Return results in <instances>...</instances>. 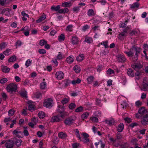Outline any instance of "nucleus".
Instances as JSON below:
<instances>
[{
  "mask_svg": "<svg viewBox=\"0 0 148 148\" xmlns=\"http://www.w3.org/2000/svg\"><path fill=\"white\" fill-rule=\"evenodd\" d=\"M38 116L40 119H43L45 116V114L43 111L40 112L38 114Z\"/></svg>",
  "mask_w": 148,
  "mask_h": 148,
  "instance_id": "nucleus-38",
  "label": "nucleus"
},
{
  "mask_svg": "<svg viewBox=\"0 0 148 148\" xmlns=\"http://www.w3.org/2000/svg\"><path fill=\"white\" fill-rule=\"evenodd\" d=\"M60 5H58L56 6H53L51 7V9L52 11H58L59 13V11L60 10Z\"/></svg>",
  "mask_w": 148,
  "mask_h": 148,
  "instance_id": "nucleus-22",
  "label": "nucleus"
},
{
  "mask_svg": "<svg viewBox=\"0 0 148 148\" xmlns=\"http://www.w3.org/2000/svg\"><path fill=\"white\" fill-rule=\"evenodd\" d=\"M46 16L45 15L41 16L36 21V23H39L44 20L46 18Z\"/></svg>",
  "mask_w": 148,
  "mask_h": 148,
  "instance_id": "nucleus-24",
  "label": "nucleus"
},
{
  "mask_svg": "<svg viewBox=\"0 0 148 148\" xmlns=\"http://www.w3.org/2000/svg\"><path fill=\"white\" fill-rule=\"evenodd\" d=\"M22 140L21 139L17 140L15 142L16 145L18 146L21 145Z\"/></svg>",
  "mask_w": 148,
  "mask_h": 148,
  "instance_id": "nucleus-61",
  "label": "nucleus"
},
{
  "mask_svg": "<svg viewBox=\"0 0 148 148\" xmlns=\"http://www.w3.org/2000/svg\"><path fill=\"white\" fill-rule=\"evenodd\" d=\"M94 79V77L93 76L88 77L87 79L88 84H90L93 82Z\"/></svg>",
  "mask_w": 148,
  "mask_h": 148,
  "instance_id": "nucleus-44",
  "label": "nucleus"
},
{
  "mask_svg": "<svg viewBox=\"0 0 148 148\" xmlns=\"http://www.w3.org/2000/svg\"><path fill=\"white\" fill-rule=\"evenodd\" d=\"M27 104L29 105L28 109L29 111L32 112L35 110V107L34 103L32 101H28L27 102Z\"/></svg>",
  "mask_w": 148,
  "mask_h": 148,
  "instance_id": "nucleus-10",
  "label": "nucleus"
},
{
  "mask_svg": "<svg viewBox=\"0 0 148 148\" xmlns=\"http://www.w3.org/2000/svg\"><path fill=\"white\" fill-rule=\"evenodd\" d=\"M8 115L9 116H13L14 114L15 111L13 109H10L8 111Z\"/></svg>",
  "mask_w": 148,
  "mask_h": 148,
  "instance_id": "nucleus-56",
  "label": "nucleus"
},
{
  "mask_svg": "<svg viewBox=\"0 0 148 148\" xmlns=\"http://www.w3.org/2000/svg\"><path fill=\"white\" fill-rule=\"evenodd\" d=\"M11 50L9 49H7L3 52V53L6 56H8L11 54Z\"/></svg>",
  "mask_w": 148,
  "mask_h": 148,
  "instance_id": "nucleus-39",
  "label": "nucleus"
},
{
  "mask_svg": "<svg viewBox=\"0 0 148 148\" xmlns=\"http://www.w3.org/2000/svg\"><path fill=\"white\" fill-rule=\"evenodd\" d=\"M52 100L51 98H48L45 100L43 103L44 106L48 108H50L52 106Z\"/></svg>",
  "mask_w": 148,
  "mask_h": 148,
  "instance_id": "nucleus-6",
  "label": "nucleus"
},
{
  "mask_svg": "<svg viewBox=\"0 0 148 148\" xmlns=\"http://www.w3.org/2000/svg\"><path fill=\"white\" fill-rule=\"evenodd\" d=\"M139 5V4L137 2H136L133 3L130 5V8L132 9H134L135 8H138Z\"/></svg>",
  "mask_w": 148,
  "mask_h": 148,
  "instance_id": "nucleus-26",
  "label": "nucleus"
},
{
  "mask_svg": "<svg viewBox=\"0 0 148 148\" xmlns=\"http://www.w3.org/2000/svg\"><path fill=\"white\" fill-rule=\"evenodd\" d=\"M12 134L14 136L18 138H21L23 137L22 132L18 128L12 132Z\"/></svg>",
  "mask_w": 148,
  "mask_h": 148,
  "instance_id": "nucleus-4",
  "label": "nucleus"
},
{
  "mask_svg": "<svg viewBox=\"0 0 148 148\" xmlns=\"http://www.w3.org/2000/svg\"><path fill=\"white\" fill-rule=\"evenodd\" d=\"M127 27L126 28V29L127 30H126V29H124L123 30V32H121L119 34H120L121 35H122V36H123L124 37L126 36L127 34V30H128V29H127Z\"/></svg>",
  "mask_w": 148,
  "mask_h": 148,
  "instance_id": "nucleus-41",
  "label": "nucleus"
},
{
  "mask_svg": "<svg viewBox=\"0 0 148 148\" xmlns=\"http://www.w3.org/2000/svg\"><path fill=\"white\" fill-rule=\"evenodd\" d=\"M8 81V79L6 78H4L0 79V83L1 84H4Z\"/></svg>",
  "mask_w": 148,
  "mask_h": 148,
  "instance_id": "nucleus-60",
  "label": "nucleus"
},
{
  "mask_svg": "<svg viewBox=\"0 0 148 148\" xmlns=\"http://www.w3.org/2000/svg\"><path fill=\"white\" fill-rule=\"evenodd\" d=\"M31 121L36 125L38 122V118L37 117H34L32 119Z\"/></svg>",
  "mask_w": 148,
  "mask_h": 148,
  "instance_id": "nucleus-63",
  "label": "nucleus"
},
{
  "mask_svg": "<svg viewBox=\"0 0 148 148\" xmlns=\"http://www.w3.org/2000/svg\"><path fill=\"white\" fill-rule=\"evenodd\" d=\"M117 61L119 62L124 63L126 61V59L124 55L118 54L116 56Z\"/></svg>",
  "mask_w": 148,
  "mask_h": 148,
  "instance_id": "nucleus-5",
  "label": "nucleus"
},
{
  "mask_svg": "<svg viewBox=\"0 0 148 148\" xmlns=\"http://www.w3.org/2000/svg\"><path fill=\"white\" fill-rule=\"evenodd\" d=\"M19 93L22 97H27V92L25 90H21L19 92Z\"/></svg>",
  "mask_w": 148,
  "mask_h": 148,
  "instance_id": "nucleus-23",
  "label": "nucleus"
},
{
  "mask_svg": "<svg viewBox=\"0 0 148 148\" xmlns=\"http://www.w3.org/2000/svg\"><path fill=\"white\" fill-rule=\"evenodd\" d=\"M65 39V36L64 34H62L58 37V40L60 41H63Z\"/></svg>",
  "mask_w": 148,
  "mask_h": 148,
  "instance_id": "nucleus-57",
  "label": "nucleus"
},
{
  "mask_svg": "<svg viewBox=\"0 0 148 148\" xmlns=\"http://www.w3.org/2000/svg\"><path fill=\"white\" fill-rule=\"evenodd\" d=\"M74 121V120L72 118H68L66 119L64 121V123L66 125H70Z\"/></svg>",
  "mask_w": 148,
  "mask_h": 148,
  "instance_id": "nucleus-14",
  "label": "nucleus"
},
{
  "mask_svg": "<svg viewBox=\"0 0 148 148\" xmlns=\"http://www.w3.org/2000/svg\"><path fill=\"white\" fill-rule=\"evenodd\" d=\"M90 119L93 122H97L98 121V118L95 117H91Z\"/></svg>",
  "mask_w": 148,
  "mask_h": 148,
  "instance_id": "nucleus-59",
  "label": "nucleus"
},
{
  "mask_svg": "<svg viewBox=\"0 0 148 148\" xmlns=\"http://www.w3.org/2000/svg\"><path fill=\"white\" fill-rule=\"evenodd\" d=\"M132 67L137 71H138L139 69L141 68V66L138 64H135L132 65Z\"/></svg>",
  "mask_w": 148,
  "mask_h": 148,
  "instance_id": "nucleus-19",
  "label": "nucleus"
},
{
  "mask_svg": "<svg viewBox=\"0 0 148 148\" xmlns=\"http://www.w3.org/2000/svg\"><path fill=\"white\" fill-rule=\"evenodd\" d=\"M137 140L136 138H132L131 141V142L133 145H138V144L137 143Z\"/></svg>",
  "mask_w": 148,
  "mask_h": 148,
  "instance_id": "nucleus-52",
  "label": "nucleus"
},
{
  "mask_svg": "<svg viewBox=\"0 0 148 148\" xmlns=\"http://www.w3.org/2000/svg\"><path fill=\"white\" fill-rule=\"evenodd\" d=\"M73 148H78L80 146V144L77 143H73L72 144Z\"/></svg>",
  "mask_w": 148,
  "mask_h": 148,
  "instance_id": "nucleus-54",
  "label": "nucleus"
},
{
  "mask_svg": "<svg viewBox=\"0 0 148 148\" xmlns=\"http://www.w3.org/2000/svg\"><path fill=\"white\" fill-rule=\"evenodd\" d=\"M57 111L58 114H62L63 115L65 116L66 112L65 111L64 108L61 105H59L58 106L57 109Z\"/></svg>",
  "mask_w": 148,
  "mask_h": 148,
  "instance_id": "nucleus-7",
  "label": "nucleus"
},
{
  "mask_svg": "<svg viewBox=\"0 0 148 148\" xmlns=\"http://www.w3.org/2000/svg\"><path fill=\"white\" fill-rule=\"evenodd\" d=\"M62 5L63 7H70L71 5V4L70 2H65L63 3L62 4Z\"/></svg>",
  "mask_w": 148,
  "mask_h": 148,
  "instance_id": "nucleus-40",
  "label": "nucleus"
},
{
  "mask_svg": "<svg viewBox=\"0 0 148 148\" xmlns=\"http://www.w3.org/2000/svg\"><path fill=\"white\" fill-rule=\"evenodd\" d=\"M1 95L4 100H6L8 98L6 94L4 92H2L1 94Z\"/></svg>",
  "mask_w": 148,
  "mask_h": 148,
  "instance_id": "nucleus-62",
  "label": "nucleus"
},
{
  "mask_svg": "<svg viewBox=\"0 0 148 148\" xmlns=\"http://www.w3.org/2000/svg\"><path fill=\"white\" fill-rule=\"evenodd\" d=\"M58 136L61 139H64L67 137V135L65 132H61L58 133Z\"/></svg>",
  "mask_w": 148,
  "mask_h": 148,
  "instance_id": "nucleus-17",
  "label": "nucleus"
},
{
  "mask_svg": "<svg viewBox=\"0 0 148 148\" xmlns=\"http://www.w3.org/2000/svg\"><path fill=\"white\" fill-rule=\"evenodd\" d=\"M7 43L5 42H3L0 44V48L1 49L5 48L7 45Z\"/></svg>",
  "mask_w": 148,
  "mask_h": 148,
  "instance_id": "nucleus-49",
  "label": "nucleus"
},
{
  "mask_svg": "<svg viewBox=\"0 0 148 148\" xmlns=\"http://www.w3.org/2000/svg\"><path fill=\"white\" fill-rule=\"evenodd\" d=\"M82 135L83 136V138H82V140H80L81 141H82L84 143H86L89 142V139L88 138L89 135L88 134L84 132L83 133Z\"/></svg>",
  "mask_w": 148,
  "mask_h": 148,
  "instance_id": "nucleus-9",
  "label": "nucleus"
},
{
  "mask_svg": "<svg viewBox=\"0 0 148 148\" xmlns=\"http://www.w3.org/2000/svg\"><path fill=\"white\" fill-rule=\"evenodd\" d=\"M124 125L122 123L119 124L117 127V130L119 132H121L124 129Z\"/></svg>",
  "mask_w": 148,
  "mask_h": 148,
  "instance_id": "nucleus-25",
  "label": "nucleus"
},
{
  "mask_svg": "<svg viewBox=\"0 0 148 148\" xmlns=\"http://www.w3.org/2000/svg\"><path fill=\"white\" fill-rule=\"evenodd\" d=\"M84 41L87 43L90 44L92 42L93 40L91 37L86 36L85 38Z\"/></svg>",
  "mask_w": 148,
  "mask_h": 148,
  "instance_id": "nucleus-29",
  "label": "nucleus"
},
{
  "mask_svg": "<svg viewBox=\"0 0 148 148\" xmlns=\"http://www.w3.org/2000/svg\"><path fill=\"white\" fill-rule=\"evenodd\" d=\"M32 60L30 59H28L26 61L25 65L26 67H28L30 66L32 63Z\"/></svg>",
  "mask_w": 148,
  "mask_h": 148,
  "instance_id": "nucleus-37",
  "label": "nucleus"
},
{
  "mask_svg": "<svg viewBox=\"0 0 148 148\" xmlns=\"http://www.w3.org/2000/svg\"><path fill=\"white\" fill-rule=\"evenodd\" d=\"M40 88L42 90L47 89V86L46 83L45 82H42L40 84Z\"/></svg>",
  "mask_w": 148,
  "mask_h": 148,
  "instance_id": "nucleus-20",
  "label": "nucleus"
},
{
  "mask_svg": "<svg viewBox=\"0 0 148 148\" xmlns=\"http://www.w3.org/2000/svg\"><path fill=\"white\" fill-rule=\"evenodd\" d=\"M89 114V112H86L84 113L81 115V118L83 120L86 119L88 116Z\"/></svg>",
  "mask_w": 148,
  "mask_h": 148,
  "instance_id": "nucleus-27",
  "label": "nucleus"
},
{
  "mask_svg": "<svg viewBox=\"0 0 148 148\" xmlns=\"http://www.w3.org/2000/svg\"><path fill=\"white\" fill-rule=\"evenodd\" d=\"M16 57L15 56H13L10 57L8 59L9 62H12L15 61L16 60Z\"/></svg>",
  "mask_w": 148,
  "mask_h": 148,
  "instance_id": "nucleus-48",
  "label": "nucleus"
},
{
  "mask_svg": "<svg viewBox=\"0 0 148 148\" xmlns=\"http://www.w3.org/2000/svg\"><path fill=\"white\" fill-rule=\"evenodd\" d=\"M83 107L82 106H79L75 110V112H83Z\"/></svg>",
  "mask_w": 148,
  "mask_h": 148,
  "instance_id": "nucleus-36",
  "label": "nucleus"
},
{
  "mask_svg": "<svg viewBox=\"0 0 148 148\" xmlns=\"http://www.w3.org/2000/svg\"><path fill=\"white\" fill-rule=\"evenodd\" d=\"M14 146V143L12 140H9L7 141L5 146L6 148H12Z\"/></svg>",
  "mask_w": 148,
  "mask_h": 148,
  "instance_id": "nucleus-11",
  "label": "nucleus"
},
{
  "mask_svg": "<svg viewBox=\"0 0 148 148\" xmlns=\"http://www.w3.org/2000/svg\"><path fill=\"white\" fill-rule=\"evenodd\" d=\"M69 11V10L66 8L64 9H60L59 11V13L60 14H65L68 12Z\"/></svg>",
  "mask_w": 148,
  "mask_h": 148,
  "instance_id": "nucleus-30",
  "label": "nucleus"
},
{
  "mask_svg": "<svg viewBox=\"0 0 148 148\" xmlns=\"http://www.w3.org/2000/svg\"><path fill=\"white\" fill-rule=\"evenodd\" d=\"M127 73L128 75L132 77L134 76V73L132 69H128Z\"/></svg>",
  "mask_w": 148,
  "mask_h": 148,
  "instance_id": "nucleus-33",
  "label": "nucleus"
},
{
  "mask_svg": "<svg viewBox=\"0 0 148 148\" xmlns=\"http://www.w3.org/2000/svg\"><path fill=\"white\" fill-rule=\"evenodd\" d=\"M140 51V49L139 48L133 47L130 49L129 51H125L124 53L128 57H132V60L135 62L138 59V55L139 54Z\"/></svg>",
  "mask_w": 148,
  "mask_h": 148,
  "instance_id": "nucleus-1",
  "label": "nucleus"
},
{
  "mask_svg": "<svg viewBox=\"0 0 148 148\" xmlns=\"http://www.w3.org/2000/svg\"><path fill=\"white\" fill-rule=\"evenodd\" d=\"M138 112L141 115H143L145 113V109L144 108H142L139 110Z\"/></svg>",
  "mask_w": 148,
  "mask_h": 148,
  "instance_id": "nucleus-46",
  "label": "nucleus"
},
{
  "mask_svg": "<svg viewBox=\"0 0 148 148\" xmlns=\"http://www.w3.org/2000/svg\"><path fill=\"white\" fill-rule=\"evenodd\" d=\"M76 105L74 103H72L69 104V107L70 109L73 110L75 108Z\"/></svg>",
  "mask_w": 148,
  "mask_h": 148,
  "instance_id": "nucleus-55",
  "label": "nucleus"
},
{
  "mask_svg": "<svg viewBox=\"0 0 148 148\" xmlns=\"http://www.w3.org/2000/svg\"><path fill=\"white\" fill-rule=\"evenodd\" d=\"M74 57L73 56H70L66 58V61L69 64L71 63L74 61Z\"/></svg>",
  "mask_w": 148,
  "mask_h": 148,
  "instance_id": "nucleus-21",
  "label": "nucleus"
},
{
  "mask_svg": "<svg viewBox=\"0 0 148 148\" xmlns=\"http://www.w3.org/2000/svg\"><path fill=\"white\" fill-rule=\"evenodd\" d=\"M106 123L109 125H111L114 124V120H106Z\"/></svg>",
  "mask_w": 148,
  "mask_h": 148,
  "instance_id": "nucleus-45",
  "label": "nucleus"
},
{
  "mask_svg": "<svg viewBox=\"0 0 148 148\" xmlns=\"http://www.w3.org/2000/svg\"><path fill=\"white\" fill-rule=\"evenodd\" d=\"M141 123L143 125H148V116L144 117L141 121Z\"/></svg>",
  "mask_w": 148,
  "mask_h": 148,
  "instance_id": "nucleus-15",
  "label": "nucleus"
},
{
  "mask_svg": "<svg viewBox=\"0 0 148 148\" xmlns=\"http://www.w3.org/2000/svg\"><path fill=\"white\" fill-rule=\"evenodd\" d=\"M81 82V80L79 78H77L76 80H73L71 81L72 84L73 85L75 84H79Z\"/></svg>",
  "mask_w": 148,
  "mask_h": 148,
  "instance_id": "nucleus-42",
  "label": "nucleus"
},
{
  "mask_svg": "<svg viewBox=\"0 0 148 148\" xmlns=\"http://www.w3.org/2000/svg\"><path fill=\"white\" fill-rule=\"evenodd\" d=\"M114 71L110 68L108 69L107 71V74L108 75H111L114 74Z\"/></svg>",
  "mask_w": 148,
  "mask_h": 148,
  "instance_id": "nucleus-53",
  "label": "nucleus"
},
{
  "mask_svg": "<svg viewBox=\"0 0 148 148\" xmlns=\"http://www.w3.org/2000/svg\"><path fill=\"white\" fill-rule=\"evenodd\" d=\"M17 88V85L13 83L8 85L6 87L7 91L10 93H12L16 91Z\"/></svg>",
  "mask_w": 148,
  "mask_h": 148,
  "instance_id": "nucleus-2",
  "label": "nucleus"
},
{
  "mask_svg": "<svg viewBox=\"0 0 148 148\" xmlns=\"http://www.w3.org/2000/svg\"><path fill=\"white\" fill-rule=\"evenodd\" d=\"M76 59L77 61H82L84 59V56L83 54H80L77 57Z\"/></svg>",
  "mask_w": 148,
  "mask_h": 148,
  "instance_id": "nucleus-28",
  "label": "nucleus"
},
{
  "mask_svg": "<svg viewBox=\"0 0 148 148\" xmlns=\"http://www.w3.org/2000/svg\"><path fill=\"white\" fill-rule=\"evenodd\" d=\"M71 42L73 45H77L79 42L78 37L75 36H72L71 39Z\"/></svg>",
  "mask_w": 148,
  "mask_h": 148,
  "instance_id": "nucleus-13",
  "label": "nucleus"
},
{
  "mask_svg": "<svg viewBox=\"0 0 148 148\" xmlns=\"http://www.w3.org/2000/svg\"><path fill=\"white\" fill-rule=\"evenodd\" d=\"M2 70L3 72L8 73L10 71V69L6 66H4L2 67Z\"/></svg>",
  "mask_w": 148,
  "mask_h": 148,
  "instance_id": "nucleus-32",
  "label": "nucleus"
},
{
  "mask_svg": "<svg viewBox=\"0 0 148 148\" xmlns=\"http://www.w3.org/2000/svg\"><path fill=\"white\" fill-rule=\"evenodd\" d=\"M74 131L75 132V134L76 136L79 138V140H82V138L80 137L78 130L77 129H76L74 130Z\"/></svg>",
  "mask_w": 148,
  "mask_h": 148,
  "instance_id": "nucleus-31",
  "label": "nucleus"
},
{
  "mask_svg": "<svg viewBox=\"0 0 148 148\" xmlns=\"http://www.w3.org/2000/svg\"><path fill=\"white\" fill-rule=\"evenodd\" d=\"M65 116L62 114H58L55 116L52 117L51 119V122H59L64 119Z\"/></svg>",
  "mask_w": 148,
  "mask_h": 148,
  "instance_id": "nucleus-3",
  "label": "nucleus"
},
{
  "mask_svg": "<svg viewBox=\"0 0 148 148\" xmlns=\"http://www.w3.org/2000/svg\"><path fill=\"white\" fill-rule=\"evenodd\" d=\"M73 26L72 25H70L67 26L66 27V30L67 31L70 32H71L72 30Z\"/></svg>",
  "mask_w": 148,
  "mask_h": 148,
  "instance_id": "nucleus-50",
  "label": "nucleus"
},
{
  "mask_svg": "<svg viewBox=\"0 0 148 148\" xmlns=\"http://www.w3.org/2000/svg\"><path fill=\"white\" fill-rule=\"evenodd\" d=\"M64 74L62 71H59L55 74V77L58 80H61L64 78Z\"/></svg>",
  "mask_w": 148,
  "mask_h": 148,
  "instance_id": "nucleus-8",
  "label": "nucleus"
},
{
  "mask_svg": "<svg viewBox=\"0 0 148 148\" xmlns=\"http://www.w3.org/2000/svg\"><path fill=\"white\" fill-rule=\"evenodd\" d=\"M69 101V99L68 98H64L61 101L62 103L64 105L68 103Z\"/></svg>",
  "mask_w": 148,
  "mask_h": 148,
  "instance_id": "nucleus-51",
  "label": "nucleus"
},
{
  "mask_svg": "<svg viewBox=\"0 0 148 148\" xmlns=\"http://www.w3.org/2000/svg\"><path fill=\"white\" fill-rule=\"evenodd\" d=\"M87 14L89 16H94L95 15V13L93 10L92 9H89L88 11Z\"/></svg>",
  "mask_w": 148,
  "mask_h": 148,
  "instance_id": "nucleus-35",
  "label": "nucleus"
},
{
  "mask_svg": "<svg viewBox=\"0 0 148 148\" xmlns=\"http://www.w3.org/2000/svg\"><path fill=\"white\" fill-rule=\"evenodd\" d=\"M120 82L123 85H125L126 82V78L124 76H122L121 79L120 80Z\"/></svg>",
  "mask_w": 148,
  "mask_h": 148,
  "instance_id": "nucleus-43",
  "label": "nucleus"
},
{
  "mask_svg": "<svg viewBox=\"0 0 148 148\" xmlns=\"http://www.w3.org/2000/svg\"><path fill=\"white\" fill-rule=\"evenodd\" d=\"M21 14L23 16V17L22 18V20L24 21H27V18L29 17V15L26 13L24 11H22L21 12Z\"/></svg>",
  "mask_w": 148,
  "mask_h": 148,
  "instance_id": "nucleus-18",
  "label": "nucleus"
},
{
  "mask_svg": "<svg viewBox=\"0 0 148 148\" xmlns=\"http://www.w3.org/2000/svg\"><path fill=\"white\" fill-rule=\"evenodd\" d=\"M143 89L144 91L148 90V79L145 78L143 81Z\"/></svg>",
  "mask_w": 148,
  "mask_h": 148,
  "instance_id": "nucleus-12",
  "label": "nucleus"
},
{
  "mask_svg": "<svg viewBox=\"0 0 148 148\" xmlns=\"http://www.w3.org/2000/svg\"><path fill=\"white\" fill-rule=\"evenodd\" d=\"M27 127H26L25 128L24 131H23V133L24 135L25 136H27L29 135V133L28 131L27 130Z\"/></svg>",
  "mask_w": 148,
  "mask_h": 148,
  "instance_id": "nucleus-64",
  "label": "nucleus"
},
{
  "mask_svg": "<svg viewBox=\"0 0 148 148\" xmlns=\"http://www.w3.org/2000/svg\"><path fill=\"white\" fill-rule=\"evenodd\" d=\"M74 70L76 73H79L81 70L80 67L77 65L73 67Z\"/></svg>",
  "mask_w": 148,
  "mask_h": 148,
  "instance_id": "nucleus-34",
  "label": "nucleus"
},
{
  "mask_svg": "<svg viewBox=\"0 0 148 148\" xmlns=\"http://www.w3.org/2000/svg\"><path fill=\"white\" fill-rule=\"evenodd\" d=\"M64 58V56L62 54L61 52H59L58 54L56 56V58L57 60H61Z\"/></svg>",
  "mask_w": 148,
  "mask_h": 148,
  "instance_id": "nucleus-47",
  "label": "nucleus"
},
{
  "mask_svg": "<svg viewBox=\"0 0 148 148\" xmlns=\"http://www.w3.org/2000/svg\"><path fill=\"white\" fill-rule=\"evenodd\" d=\"M47 43V41L44 40H41L40 41V45L41 46H43Z\"/></svg>",
  "mask_w": 148,
  "mask_h": 148,
  "instance_id": "nucleus-58",
  "label": "nucleus"
},
{
  "mask_svg": "<svg viewBox=\"0 0 148 148\" xmlns=\"http://www.w3.org/2000/svg\"><path fill=\"white\" fill-rule=\"evenodd\" d=\"M11 10L8 8L3 9L2 10V13L4 14L5 16H9L10 15V11Z\"/></svg>",
  "mask_w": 148,
  "mask_h": 148,
  "instance_id": "nucleus-16",
  "label": "nucleus"
}]
</instances>
